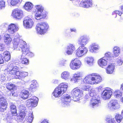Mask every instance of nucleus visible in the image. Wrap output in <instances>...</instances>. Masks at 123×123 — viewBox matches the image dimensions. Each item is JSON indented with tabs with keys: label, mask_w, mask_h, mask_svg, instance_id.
I'll list each match as a JSON object with an SVG mask.
<instances>
[{
	"label": "nucleus",
	"mask_w": 123,
	"mask_h": 123,
	"mask_svg": "<svg viewBox=\"0 0 123 123\" xmlns=\"http://www.w3.org/2000/svg\"><path fill=\"white\" fill-rule=\"evenodd\" d=\"M112 90L111 88H106L101 93V97L104 100L110 99L112 94Z\"/></svg>",
	"instance_id": "8"
},
{
	"label": "nucleus",
	"mask_w": 123,
	"mask_h": 123,
	"mask_svg": "<svg viewBox=\"0 0 123 123\" xmlns=\"http://www.w3.org/2000/svg\"><path fill=\"white\" fill-rule=\"evenodd\" d=\"M38 86V84L36 81L33 80L31 82V84L29 88L30 91L32 92H34L36 90L37 87Z\"/></svg>",
	"instance_id": "24"
},
{
	"label": "nucleus",
	"mask_w": 123,
	"mask_h": 123,
	"mask_svg": "<svg viewBox=\"0 0 123 123\" xmlns=\"http://www.w3.org/2000/svg\"><path fill=\"white\" fill-rule=\"evenodd\" d=\"M66 60H62L60 62V64L61 66H64L66 64Z\"/></svg>",
	"instance_id": "53"
},
{
	"label": "nucleus",
	"mask_w": 123,
	"mask_h": 123,
	"mask_svg": "<svg viewBox=\"0 0 123 123\" xmlns=\"http://www.w3.org/2000/svg\"><path fill=\"white\" fill-rule=\"evenodd\" d=\"M25 55L22 53L21 55L20 61L21 63L25 65H27L29 64V61L28 59L25 57Z\"/></svg>",
	"instance_id": "28"
},
{
	"label": "nucleus",
	"mask_w": 123,
	"mask_h": 123,
	"mask_svg": "<svg viewBox=\"0 0 123 123\" xmlns=\"http://www.w3.org/2000/svg\"><path fill=\"white\" fill-rule=\"evenodd\" d=\"M53 83L54 84H56L58 83V81L57 80H54L53 81Z\"/></svg>",
	"instance_id": "57"
},
{
	"label": "nucleus",
	"mask_w": 123,
	"mask_h": 123,
	"mask_svg": "<svg viewBox=\"0 0 123 123\" xmlns=\"http://www.w3.org/2000/svg\"><path fill=\"white\" fill-rule=\"evenodd\" d=\"M111 55V53L109 52L106 53L103 57L110 62L112 59Z\"/></svg>",
	"instance_id": "36"
},
{
	"label": "nucleus",
	"mask_w": 123,
	"mask_h": 123,
	"mask_svg": "<svg viewBox=\"0 0 123 123\" xmlns=\"http://www.w3.org/2000/svg\"><path fill=\"white\" fill-rule=\"evenodd\" d=\"M66 53L68 55H72L75 50V45L71 44H69L68 45Z\"/></svg>",
	"instance_id": "20"
},
{
	"label": "nucleus",
	"mask_w": 123,
	"mask_h": 123,
	"mask_svg": "<svg viewBox=\"0 0 123 123\" xmlns=\"http://www.w3.org/2000/svg\"><path fill=\"white\" fill-rule=\"evenodd\" d=\"M108 123H115L114 118H111L110 119Z\"/></svg>",
	"instance_id": "55"
},
{
	"label": "nucleus",
	"mask_w": 123,
	"mask_h": 123,
	"mask_svg": "<svg viewBox=\"0 0 123 123\" xmlns=\"http://www.w3.org/2000/svg\"><path fill=\"white\" fill-rule=\"evenodd\" d=\"M25 111L21 110L19 116L18 117L17 119L19 122H22L24 118L26 113Z\"/></svg>",
	"instance_id": "30"
},
{
	"label": "nucleus",
	"mask_w": 123,
	"mask_h": 123,
	"mask_svg": "<svg viewBox=\"0 0 123 123\" xmlns=\"http://www.w3.org/2000/svg\"><path fill=\"white\" fill-rule=\"evenodd\" d=\"M121 115L123 117V110L122 111V112Z\"/></svg>",
	"instance_id": "63"
},
{
	"label": "nucleus",
	"mask_w": 123,
	"mask_h": 123,
	"mask_svg": "<svg viewBox=\"0 0 123 123\" xmlns=\"http://www.w3.org/2000/svg\"><path fill=\"white\" fill-rule=\"evenodd\" d=\"M120 17L119 18V19H118V20L120 22L123 19V17L121 16H120Z\"/></svg>",
	"instance_id": "60"
},
{
	"label": "nucleus",
	"mask_w": 123,
	"mask_h": 123,
	"mask_svg": "<svg viewBox=\"0 0 123 123\" xmlns=\"http://www.w3.org/2000/svg\"><path fill=\"white\" fill-rule=\"evenodd\" d=\"M123 117L121 116V114H117L115 117V118L116 121L118 123H120L121 121L123 119Z\"/></svg>",
	"instance_id": "43"
},
{
	"label": "nucleus",
	"mask_w": 123,
	"mask_h": 123,
	"mask_svg": "<svg viewBox=\"0 0 123 123\" xmlns=\"http://www.w3.org/2000/svg\"><path fill=\"white\" fill-rule=\"evenodd\" d=\"M6 87L7 89L10 91L13 90L15 88L14 85L12 83H8L6 84Z\"/></svg>",
	"instance_id": "41"
},
{
	"label": "nucleus",
	"mask_w": 123,
	"mask_h": 123,
	"mask_svg": "<svg viewBox=\"0 0 123 123\" xmlns=\"http://www.w3.org/2000/svg\"><path fill=\"white\" fill-rule=\"evenodd\" d=\"M13 114H6L4 119L7 122L9 123V122L12 121V119L14 118L13 117L14 116H13Z\"/></svg>",
	"instance_id": "35"
},
{
	"label": "nucleus",
	"mask_w": 123,
	"mask_h": 123,
	"mask_svg": "<svg viewBox=\"0 0 123 123\" xmlns=\"http://www.w3.org/2000/svg\"><path fill=\"white\" fill-rule=\"evenodd\" d=\"M5 7V0H0V9H4Z\"/></svg>",
	"instance_id": "46"
},
{
	"label": "nucleus",
	"mask_w": 123,
	"mask_h": 123,
	"mask_svg": "<svg viewBox=\"0 0 123 123\" xmlns=\"http://www.w3.org/2000/svg\"><path fill=\"white\" fill-rule=\"evenodd\" d=\"M33 7L32 4L30 2H26L24 6L25 9L28 11L31 10Z\"/></svg>",
	"instance_id": "31"
},
{
	"label": "nucleus",
	"mask_w": 123,
	"mask_h": 123,
	"mask_svg": "<svg viewBox=\"0 0 123 123\" xmlns=\"http://www.w3.org/2000/svg\"><path fill=\"white\" fill-rule=\"evenodd\" d=\"M71 100L70 96L68 94L63 95L62 98L61 105L63 107H65L68 105Z\"/></svg>",
	"instance_id": "15"
},
{
	"label": "nucleus",
	"mask_w": 123,
	"mask_h": 123,
	"mask_svg": "<svg viewBox=\"0 0 123 123\" xmlns=\"http://www.w3.org/2000/svg\"><path fill=\"white\" fill-rule=\"evenodd\" d=\"M26 112L25 115L26 116L25 120L26 121L30 123H31L33 119V115L32 114V112L31 111L29 112Z\"/></svg>",
	"instance_id": "22"
},
{
	"label": "nucleus",
	"mask_w": 123,
	"mask_h": 123,
	"mask_svg": "<svg viewBox=\"0 0 123 123\" xmlns=\"http://www.w3.org/2000/svg\"><path fill=\"white\" fill-rule=\"evenodd\" d=\"M4 57L2 55L0 54V64H3L4 63Z\"/></svg>",
	"instance_id": "52"
},
{
	"label": "nucleus",
	"mask_w": 123,
	"mask_h": 123,
	"mask_svg": "<svg viewBox=\"0 0 123 123\" xmlns=\"http://www.w3.org/2000/svg\"><path fill=\"white\" fill-rule=\"evenodd\" d=\"M71 93L73 96V100L76 101L79 100L80 98L82 96L83 92L78 88H76L72 91Z\"/></svg>",
	"instance_id": "7"
},
{
	"label": "nucleus",
	"mask_w": 123,
	"mask_h": 123,
	"mask_svg": "<svg viewBox=\"0 0 123 123\" xmlns=\"http://www.w3.org/2000/svg\"><path fill=\"white\" fill-rule=\"evenodd\" d=\"M14 92H12L10 94V95L11 96H13V95Z\"/></svg>",
	"instance_id": "62"
},
{
	"label": "nucleus",
	"mask_w": 123,
	"mask_h": 123,
	"mask_svg": "<svg viewBox=\"0 0 123 123\" xmlns=\"http://www.w3.org/2000/svg\"><path fill=\"white\" fill-rule=\"evenodd\" d=\"M108 107L110 110L113 111L118 109L120 106L117 101L113 100L108 104Z\"/></svg>",
	"instance_id": "14"
},
{
	"label": "nucleus",
	"mask_w": 123,
	"mask_h": 123,
	"mask_svg": "<svg viewBox=\"0 0 123 123\" xmlns=\"http://www.w3.org/2000/svg\"><path fill=\"white\" fill-rule=\"evenodd\" d=\"M28 74V73L27 72L19 71V75L17 76V77L16 78L20 79V78L21 77H24L27 76Z\"/></svg>",
	"instance_id": "39"
},
{
	"label": "nucleus",
	"mask_w": 123,
	"mask_h": 123,
	"mask_svg": "<svg viewBox=\"0 0 123 123\" xmlns=\"http://www.w3.org/2000/svg\"><path fill=\"white\" fill-rule=\"evenodd\" d=\"M92 0H84L81 2L80 6L84 8H88L92 7Z\"/></svg>",
	"instance_id": "16"
},
{
	"label": "nucleus",
	"mask_w": 123,
	"mask_h": 123,
	"mask_svg": "<svg viewBox=\"0 0 123 123\" xmlns=\"http://www.w3.org/2000/svg\"><path fill=\"white\" fill-rule=\"evenodd\" d=\"M31 98H30L27 100L26 102V104L28 107L31 106Z\"/></svg>",
	"instance_id": "47"
},
{
	"label": "nucleus",
	"mask_w": 123,
	"mask_h": 123,
	"mask_svg": "<svg viewBox=\"0 0 123 123\" xmlns=\"http://www.w3.org/2000/svg\"><path fill=\"white\" fill-rule=\"evenodd\" d=\"M122 13H123L121 11L117 10L115 11L112 13V15L114 18H116L117 17V14H118L120 16H121V15Z\"/></svg>",
	"instance_id": "40"
},
{
	"label": "nucleus",
	"mask_w": 123,
	"mask_h": 123,
	"mask_svg": "<svg viewBox=\"0 0 123 123\" xmlns=\"http://www.w3.org/2000/svg\"><path fill=\"white\" fill-rule=\"evenodd\" d=\"M4 39L5 43L6 44L9 45L11 43L12 39L10 35L6 34L5 35Z\"/></svg>",
	"instance_id": "27"
},
{
	"label": "nucleus",
	"mask_w": 123,
	"mask_h": 123,
	"mask_svg": "<svg viewBox=\"0 0 123 123\" xmlns=\"http://www.w3.org/2000/svg\"><path fill=\"white\" fill-rule=\"evenodd\" d=\"M41 123H49L47 121L45 120L43 121Z\"/></svg>",
	"instance_id": "58"
},
{
	"label": "nucleus",
	"mask_w": 123,
	"mask_h": 123,
	"mask_svg": "<svg viewBox=\"0 0 123 123\" xmlns=\"http://www.w3.org/2000/svg\"><path fill=\"white\" fill-rule=\"evenodd\" d=\"M101 102L100 97L99 95H97L91 99L90 105L92 107L94 108L99 105L100 104Z\"/></svg>",
	"instance_id": "11"
},
{
	"label": "nucleus",
	"mask_w": 123,
	"mask_h": 123,
	"mask_svg": "<svg viewBox=\"0 0 123 123\" xmlns=\"http://www.w3.org/2000/svg\"><path fill=\"white\" fill-rule=\"evenodd\" d=\"M31 107H35L36 106L38 103V99L35 96L31 97Z\"/></svg>",
	"instance_id": "29"
},
{
	"label": "nucleus",
	"mask_w": 123,
	"mask_h": 123,
	"mask_svg": "<svg viewBox=\"0 0 123 123\" xmlns=\"http://www.w3.org/2000/svg\"><path fill=\"white\" fill-rule=\"evenodd\" d=\"M91 86L88 85L84 86L82 87V90L85 91H88L90 88Z\"/></svg>",
	"instance_id": "48"
},
{
	"label": "nucleus",
	"mask_w": 123,
	"mask_h": 123,
	"mask_svg": "<svg viewBox=\"0 0 123 123\" xmlns=\"http://www.w3.org/2000/svg\"><path fill=\"white\" fill-rule=\"evenodd\" d=\"M3 55L4 56H6L7 55H10L9 52L7 51H6L4 52L3 53Z\"/></svg>",
	"instance_id": "54"
},
{
	"label": "nucleus",
	"mask_w": 123,
	"mask_h": 123,
	"mask_svg": "<svg viewBox=\"0 0 123 123\" xmlns=\"http://www.w3.org/2000/svg\"><path fill=\"white\" fill-rule=\"evenodd\" d=\"M121 50L119 47L118 46L114 47L113 50L114 56L115 57H117L120 53Z\"/></svg>",
	"instance_id": "26"
},
{
	"label": "nucleus",
	"mask_w": 123,
	"mask_h": 123,
	"mask_svg": "<svg viewBox=\"0 0 123 123\" xmlns=\"http://www.w3.org/2000/svg\"><path fill=\"white\" fill-rule=\"evenodd\" d=\"M29 92L28 91L25 90L22 91V94L21 95V97L24 99L27 98L29 96Z\"/></svg>",
	"instance_id": "34"
},
{
	"label": "nucleus",
	"mask_w": 123,
	"mask_h": 123,
	"mask_svg": "<svg viewBox=\"0 0 123 123\" xmlns=\"http://www.w3.org/2000/svg\"><path fill=\"white\" fill-rule=\"evenodd\" d=\"M90 76V74L85 77L83 80L84 83L92 85V82L91 80Z\"/></svg>",
	"instance_id": "37"
},
{
	"label": "nucleus",
	"mask_w": 123,
	"mask_h": 123,
	"mask_svg": "<svg viewBox=\"0 0 123 123\" xmlns=\"http://www.w3.org/2000/svg\"><path fill=\"white\" fill-rule=\"evenodd\" d=\"M61 76L62 79L67 80L69 78L70 73L68 71H64L61 74Z\"/></svg>",
	"instance_id": "32"
},
{
	"label": "nucleus",
	"mask_w": 123,
	"mask_h": 123,
	"mask_svg": "<svg viewBox=\"0 0 123 123\" xmlns=\"http://www.w3.org/2000/svg\"><path fill=\"white\" fill-rule=\"evenodd\" d=\"M100 49V47L98 44L96 43H93L90 45L89 51L92 53H95Z\"/></svg>",
	"instance_id": "18"
},
{
	"label": "nucleus",
	"mask_w": 123,
	"mask_h": 123,
	"mask_svg": "<svg viewBox=\"0 0 123 123\" xmlns=\"http://www.w3.org/2000/svg\"><path fill=\"white\" fill-rule=\"evenodd\" d=\"M115 67V65L113 64H110L106 68V73L108 74H113L114 72Z\"/></svg>",
	"instance_id": "23"
},
{
	"label": "nucleus",
	"mask_w": 123,
	"mask_h": 123,
	"mask_svg": "<svg viewBox=\"0 0 123 123\" xmlns=\"http://www.w3.org/2000/svg\"><path fill=\"white\" fill-rule=\"evenodd\" d=\"M7 102L5 98L3 97L0 98V111H4L6 110Z\"/></svg>",
	"instance_id": "19"
},
{
	"label": "nucleus",
	"mask_w": 123,
	"mask_h": 123,
	"mask_svg": "<svg viewBox=\"0 0 123 123\" xmlns=\"http://www.w3.org/2000/svg\"><path fill=\"white\" fill-rule=\"evenodd\" d=\"M114 94L115 97L120 98L121 96L122 92L119 90H117L114 92Z\"/></svg>",
	"instance_id": "42"
},
{
	"label": "nucleus",
	"mask_w": 123,
	"mask_h": 123,
	"mask_svg": "<svg viewBox=\"0 0 123 123\" xmlns=\"http://www.w3.org/2000/svg\"><path fill=\"white\" fill-rule=\"evenodd\" d=\"M89 95L90 97L94 98L96 97V96L99 95L96 94V91L94 89H92L90 91Z\"/></svg>",
	"instance_id": "44"
},
{
	"label": "nucleus",
	"mask_w": 123,
	"mask_h": 123,
	"mask_svg": "<svg viewBox=\"0 0 123 123\" xmlns=\"http://www.w3.org/2000/svg\"><path fill=\"white\" fill-rule=\"evenodd\" d=\"M121 9L122 11H123V6L121 7Z\"/></svg>",
	"instance_id": "64"
},
{
	"label": "nucleus",
	"mask_w": 123,
	"mask_h": 123,
	"mask_svg": "<svg viewBox=\"0 0 123 123\" xmlns=\"http://www.w3.org/2000/svg\"><path fill=\"white\" fill-rule=\"evenodd\" d=\"M121 89L123 90V83L121 85Z\"/></svg>",
	"instance_id": "61"
},
{
	"label": "nucleus",
	"mask_w": 123,
	"mask_h": 123,
	"mask_svg": "<svg viewBox=\"0 0 123 123\" xmlns=\"http://www.w3.org/2000/svg\"><path fill=\"white\" fill-rule=\"evenodd\" d=\"M68 87V86L66 83H61L55 89L52 94V96H54L55 98L59 97L66 91Z\"/></svg>",
	"instance_id": "3"
},
{
	"label": "nucleus",
	"mask_w": 123,
	"mask_h": 123,
	"mask_svg": "<svg viewBox=\"0 0 123 123\" xmlns=\"http://www.w3.org/2000/svg\"><path fill=\"white\" fill-rule=\"evenodd\" d=\"M49 26L48 24L44 22H40L37 24L36 29L37 33L39 34H43L48 30Z\"/></svg>",
	"instance_id": "5"
},
{
	"label": "nucleus",
	"mask_w": 123,
	"mask_h": 123,
	"mask_svg": "<svg viewBox=\"0 0 123 123\" xmlns=\"http://www.w3.org/2000/svg\"><path fill=\"white\" fill-rule=\"evenodd\" d=\"M82 76L81 73L77 72L73 75V79L75 83L77 82L80 80V78Z\"/></svg>",
	"instance_id": "25"
},
{
	"label": "nucleus",
	"mask_w": 123,
	"mask_h": 123,
	"mask_svg": "<svg viewBox=\"0 0 123 123\" xmlns=\"http://www.w3.org/2000/svg\"><path fill=\"white\" fill-rule=\"evenodd\" d=\"M81 62L77 58L73 59L70 65V68L72 69L75 70L79 69L80 67Z\"/></svg>",
	"instance_id": "10"
},
{
	"label": "nucleus",
	"mask_w": 123,
	"mask_h": 123,
	"mask_svg": "<svg viewBox=\"0 0 123 123\" xmlns=\"http://www.w3.org/2000/svg\"><path fill=\"white\" fill-rule=\"evenodd\" d=\"M18 29V28L17 25L14 24H11L8 26L7 31L10 34H14Z\"/></svg>",
	"instance_id": "17"
},
{
	"label": "nucleus",
	"mask_w": 123,
	"mask_h": 123,
	"mask_svg": "<svg viewBox=\"0 0 123 123\" xmlns=\"http://www.w3.org/2000/svg\"><path fill=\"white\" fill-rule=\"evenodd\" d=\"M12 15L14 18L19 19H21L24 16L23 11L17 9H15L13 11Z\"/></svg>",
	"instance_id": "13"
},
{
	"label": "nucleus",
	"mask_w": 123,
	"mask_h": 123,
	"mask_svg": "<svg viewBox=\"0 0 123 123\" xmlns=\"http://www.w3.org/2000/svg\"><path fill=\"white\" fill-rule=\"evenodd\" d=\"M18 34L17 35L16 37L15 36L14 37V41H16V40L17 39V38H18Z\"/></svg>",
	"instance_id": "59"
},
{
	"label": "nucleus",
	"mask_w": 123,
	"mask_h": 123,
	"mask_svg": "<svg viewBox=\"0 0 123 123\" xmlns=\"http://www.w3.org/2000/svg\"><path fill=\"white\" fill-rule=\"evenodd\" d=\"M22 0H11L10 4L12 6L16 5L18 3H19L21 2Z\"/></svg>",
	"instance_id": "45"
},
{
	"label": "nucleus",
	"mask_w": 123,
	"mask_h": 123,
	"mask_svg": "<svg viewBox=\"0 0 123 123\" xmlns=\"http://www.w3.org/2000/svg\"><path fill=\"white\" fill-rule=\"evenodd\" d=\"M25 42L22 40L19 41L18 43L15 42L13 44V47L14 49L20 50L22 49V53L25 55H27L30 57H32L34 56V55L32 53L29 51V49L27 48L26 45L25 44Z\"/></svg>",
	"instance_id": "2"
},
{
	"label": "nucleus",
	"mask_w": 123,
	"mask_h": 123,
	"mask_svg": "<svg viewBox=\"0 0 123 123\" xmlns=\"http://www.w3.org/2000/svg\"><path fill=\"white\" fill-rule=\"evenodd\" d=\"M117 63L119 65H122L123 62V60L119 58L117 61Z\"/></svg>",
	"instance_id": "49"
},
{
	"label": "nucleus",
	"mask_w": 123,
	"mask_h": 123,
	"mask_svg": "<svg viewBox=\"0 0 123 123\" xmlns=\"http://www.w3.org/2000/svg\"><path fill=\"white\" fill-rule=\"evenodd\" d=\"M12 64H9L7 65V67L5 70V72H7L8 74L11 75H15L16 76L19 75V71H18L19 68L17 66H15L12 67Z\"/></svg>",
	"instance_id": "6"
},
{
	"label": "nucleus",
	"mask_w": 123,
	"mask_h": 123,
	"mask_svg": "<svg viewBox=\"0 0 123 123\" xmlns=\"http://www.w3.org/2000/svg\"><path fill=\"white\" fill-rule=\"evenodd\" d=\"M10 108L11 111V114H13V116H17V113L16 106L12 104H10Z\"/></svg>",
	"instance_id": "33"
},
{
	"label": "nucleus",
	"mask_w": 123,
	"mask_h": 123,
	"mask_svg": "<svg viewBox=\"0 0 123 123\" xmlns=\"http://www.w3.org/2000/svg\"><path fill=\"white\" fill-rule=\"evenodd\" d=\"M93 60V58L92 57H87L85 59V61L86 62L88 65H92Z\"/></svg>",
	"instance_id": "38"
},
{
	"label": "nucleus",
	"mask_w": 123,
	"mask_h": 123,
	"mask_svg": "<svg viewBox=\"0 0 123 123\" xmlns=\"http://www.w3.org/2000/svg\"><path fill=\"white\" fill-rule=\"evenodd\" d=\"M4 57L5 61H8L10 60L11 56L10 55H8L4 56Z\"/></svg>",
	"instance_id": "50"
},
{
	"label": "nucleus",
	"mask_w": 123,
	"mask_h": 123,
	"mask_svg": "<svg viewBox=\"0 0 123 123\" xmlns=\"http://www.w3.org/2000/svg\"><path fill=\"white\" fill-rule=\"evenodd\" d=\"M35 7L37 10L35 14V18L37 20H39L42 18H45L48 14V12L44 10V7L41 5H37Z\"/></svg>",
	"instance_id": "4"
},
{
	"label": "nucleus",
	"mask_w": 123,
	"mask_h": 123,
	"mask_svg": "<svg viewBox=\"0 0 123 123\" xmlns=\"http://www.w3.org/2000/svg\"><path fill=\"white\" fill-rule=\"evenodd\" d=\"M89 39L86 35L81 36L78 39V43L80 45L76 50V55L78 57H82L87 53V49L85 46L88 43Z\"/></svg>",
	"instance_id": "1"
},
{
	"label": "nucleus",
	"mask_w": 123,
	"mask_h": 123,
	"mask_svg": "<svg viewBox=\"0 0 123 123\" xmlns=\"http://www.w3.org/2000/svg\"><path fill=\"white\" fill-rule=\"evenodd\" d=\"M90 76L92 85L98 84L101 81V78L97 74H90Z\"/></svg>",
	"instance_id": "12"
},
{
	"label": "nucleus",
	"mask_w": 123,
	"mask_h": 123,
	"mask_svg": "<svg viewBox=\"0 0 123 123\" xmlns=\"http://www.w3.org/2000/svg\"><path fill=\"white\" fill-rule=\"evenodd\" d=\"M71 31V32H76V30L75 28H71L70 29Z\"/></svg>",
	"instance_id": "56"
},
{
	"label": "nucleus",
	"mask_w": 123,
	"mask_h": 123,
	"mask_svg": "<svg viewBox=\"0 0 123 123\" xmlns=\"http://www.w3.org/2000/svg\"><path fill=\"white\" fill-rule=\"evenodd\" d=\"M109 62L103 57L98 60V63L100 67L103 68L106 66L107 64V63Z\"/></svg>",
	"instance_id": "21"
},
{
	"label": "nucleus",
	"mask_w": 123,
	"mask_h": 123,
	"mask_svg": "<svg viewBox=\"0 0 123 123\" xmlns=\"http://www.w3.org/2000/svg\"><path fill=\"white\" fill-rule=\"evenodd\" d=\"M5 49V45L3 44H0V51H3Z\"/></svg>",
	"instance_id": "51"
},
{
	"label": "nucleus",
	"mask_w": 123,
	"mask_h": 123,
	"mask_svg": "<svg viewBox=\"0 0 123 123\" xmlns=\"http://www.w3.org/2000/svg\"><path fill=\"white\" fill-rule=\"evenodd\" d=\"M23 25L26 29L31 28L34 23L33 19L30 16L25 17L23 21Z\"/></svg>",
	"instance_id": "9"
}]
</instances>
